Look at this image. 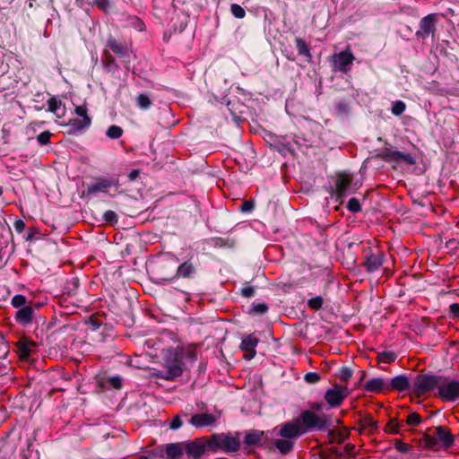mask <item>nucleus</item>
Instances as JSON below:
<instances>
[{
  "label": "nucleus",
  "instance_id": "69168bd1",
  "mask_svg": "<svg viewBox=\"0 0 459 459\" xmlns=\"http://www.w3.org/2000/svg\"><path fill=\"white\" fill-rule=\"evenodd\" d=\"M3 195V187L0 186V196Z\"/></svg>",
  "mask_w": 459,
  "mask_h": 459
},
{
  "label": "nucleus",
  "instance_id": "ea45409f",
  "mask_svg": "<svg viewBox=\"0 0 459 459\" xmlns=\"http://www.w3.org/2000/svg\"><path fill=\"white\" fill-rule=\"evenodd\" d=\"M268 311V307L264 303L254 304L250 308V313L255 315H264Z\"/></svg>",
  "mask_w": 459,
  "mask_h": 459
},
{
  "label": "nucleus",
  "instance_id": "c03bdc74",
  "mask_svg": "<svg viewBox=\"0 0 459 459\" xmlns=\"http://www.w3.org/2000/svg\"><path fill=\"white\" fill-rule=\"evenodd\" d=\"M230 10H231L232 14L236 18L242 19L246 15L245 10L239 4H231Z\"/></svg>",
  "mask_w": 459,
  "mask_h": 459
},
{
  "label": "nucleus",
  "instance_id": "de8ad7c7",
  "mask_svg": "<svg viewBox=\"0 0 459 459\" xmlns=\"http://www.w3.org/2000/svg\"><path fill=\"white\" fill-rule=\"evenodd\" d=\"M347 208L352 212H358L361 210L360 204L358 199L351 198L348 202Z\"/></svg>",
  "mask_w": 459,
  "mask_h": 459
},
{
  "label": "nucleus",
  "instance_id": "680f3d73",
  "mask_svg": "<svg viewBox=\"0 0 459 459\" xmlns=\"http://www.w3.org/2000/svg\"><path fill=\"white\" fill-rule=\"evenodd\" d=\"M139 170L134 169L128 174V178L130 181L135 180L139 177Z\"/></svg>",
  "mask_w": 459,
  "mask_h": 459
},
{
  "label": "nucleus",
  "instance_id": "8fccbe9b",
  "mask_svg": "<svg viewBox=\"0 0 459 459\" xmlns=\"http://www.w3.org/2000/svg\"><path fill=\"white\" fill-rule=\"evenodd\" d=\"M51 135L49 131H44L37 136V140L41 145H45L49 143Z\"/></svg>",
  "mask_w": 459,
  "mask_h": 459
},
{
  "label": "nucleus",
  "instance_id": "2eb2a0df",
  "mask_svg": "<svg viewBox=\"0 0 459 459\" xmlns=\"http://www.w3.org/2000/svg\"><path fill=\"white\" fill-rule=\"evenodd\" d=\"M185 452L189 457L199 459L208 449L207 437L203 441L195 439L193 441L184 442Z\"/></svg>",
  "mask_w": 459,
  "mask_h": 459
},
{
  "label": "nucleus",
  "instance_id": "f03ea898",
  "mask_svg": "<svg viewBox=\"0 0 459 459\" xmlns=\"http://www.w3.org/2000/svg\"><path fill=\"white\" fill-rule=\"evenodd\" d=\"M208 450L222 451L226 454L236 453L241 446L239 432L215 433L207 437Z\"/></svg>",
  "mask_w": 459,
  "mask_h": 459
},
{
  "label": "nucleus",
  "instance_id": "7ed1b4c3",
  "mask_svg": "<svg viewBox=\"0 0 459 459\" xmlns=\"http://www.w3.org/2000/svg\"><path fill=\"white\" fill-rule=\"evenodd\" d=\"M441 376L430 374H419L413 380L412 392L417 397L439 387Z\"/></svg>",
  "mask_w": 459,
  "mask_h": 459
},
{
  "label": "nucleus",
  "instance_id": "a19ab883",
  "mask_svg": "<svg viewBox=\"0 0 459 459\" xmlns=\"http://www.w3.org/2000/svg\"><path fill=\"white\" fill-rule=\"evenodd\" d=\"M341 381L346 383L352 377V370L348 367H342L338 374Z\"/></svg>",
  "mask_w": 459,
  "mask_h": 459
},
{
  "label": "nucleus",
  "instance_id": "58836bf2",
  "mask_svg": "<svg viewBox=\"0 0 459 459\" xmlns=\"http://www.w3.org/2000/svg\"><path fill=\"white\" fill-rule=\"evenodd\" d=\"M405 108L406 105L403 101L396 100L393 102L391 110L394 115L400 116L404 112Z\"/></svg>",
  "mask_w": 459,
  "mask_h": 459
},
{
  "label": "nucleus",
  "instance_id": "f704fd0d",
  "mask_svg": "<svg viewBox=\"0 0 459 459\" xmlns=\"http://www.w3.org/2000/svg\"><path fill=\"white\" fill-rule=\"evenodd\" d=\"M11 304L15 308H21L29 305L26 297L21 294L13 296Z\"/></svg>",
  "mask_w": 459,
  "mask_h": 459
},
{
  "label": "nucleus",
  "instance_id": "864d4df0",
  "mask_svg": "<svg viewBox=\"0 0 459 459\" xmlns=\"http://www.w3.org/2000/svg\"><path fill=\"white\" fill-rule=\"evenodd\" d=\"M395 448L401 453H408L410 451V445L403 442L402 440H396L394 443Z\"/></svg>",
  "mask_w": 459,
  "mask_h": 459
},
{
  "label": "nucleus",
  "instance_id": "9b49d317",
  "mask_svg": "<svg viewBox=\"0 0 459 459\" xmlns=\"http://www.w3.org/2000/svg\"><path fill=\"white\" fill-rule=\"evenodd\" d=\"M301 424L307 430V429H318L324 430L327 428V422L325 419L318 417L311 411L302 412L300 418Z\"/></svg>",
  "mask_w": 459,
  "mask_h": 459
},
{
  "label": "nucleus",
  "instance_id": "bf43d9fd",
  "mask_svg": "<svg viewBox=\"0 0 459 459\" xmlns=\"http://www.w3.org/2000/svg\"><path fill=\"white\" fill-rule=\"evenodd\" d=\"M450 313L455 316L459 317V304L458 303H453L449 307Z\"/></svg>",
  "mask_w": 459,
  "mask_h": 459
},
{
  "label": "nucleus",
  "instance_id": "c85d7f7f",
  "mask_svg": "<svg viewBox=\"0 0 459 459\" xmlns=\"http://www.w3.org/2000/svg\"><path fill=\"white\" fill-rule=\"evenodd\" d=\"M31 346H34V343L26 338H22L17 342V347L20 350L22 356L23 358L30 356Z\"/></svg>",
  "mask_w": 459,
  "mask_h": 459
},
{
  "label": "nucleus",
  "instance_id": "338daca9",
  "mask_svg": "<svg viewBox=\"0 0 459 459\" xmlns=\"http://www.w3.org/2000/svg\"><path fill=\"white\" fill-rule=\"evenodd\" d=\"M76 1H77L78 3H80V4H81V5H82V2H83L84 0H76Z\"/></svg>",
  "mask_w": 459,
  "mask_h": 459
},
{
  "label": "nucleus",
  "instance_id": "5fc2aeb1",
  "mask_svg": "<svg viewBox=\"0 0 459 459\" xmlns=\"http://www.w3.org/2000/svg\"><path fill=\"white\" fill-rule=\"evenodd\" d=\"M169 265H164V254L160 256V263H159V265H158V276H159V280L160 281H162L160 280V272H169Z\"/></svg>",
  "mask_w": 459,
  "mask_h": 459
},
{
  "label": "nucleus",
  "instance_id": "c756f323",
  "mask_svg": "<svg viewBox=\"0 0 459 459\" xmlns=\"http://www.w3.org/2000/svg\"><path fill=\"white\" fill-rule=\"evenodd\" d=\"M135 103L139 108L146 110L152 105V100L147 94L141 93L136 97Z\"/></svg>",
  "mask_w": 459,
  "mask_h": 459
},
{
  "label": "nucleus",
  "instance_id": "4c0bfd02",
  "mask_svg": "<svg viewBox=\"0 0 459 459\" xmlns=\"http://www.w3.org/2000/svg\"><path fill=\"white\" fill-rule=\"evenodd\" d=\"M323 303H324L323 298L320 296L312 298V299H308V301H307V305H308L309 308L316 310V311L322 308Z\"/></svg>",
  "mask_w": 459,
  "mask_h": 459
},
{
  "label": "nucleus",
  "instance_id": "49530a36",
  "mask_svg": "<svg viewBox=\"0 0 459 459\" xmlns=\"http://www.w3.org/2000/svg\"><path fill=\"white\" fill-rule=\"evenodd\" d=\"M421 422V418L419 413L412 412L408 415L406 423L410 426H417Z\"/></svg>",
  "mask_w": 459,
  "mask_h": 459
},
{
  "label": "nucleus",
  "instance_id": "a878e982",
  "mask_svg": "<svg viewBox=\"0 0 459 459\" xmlns=\"http://www.w3.org/2000/svg\"><path fill=\"white\" fill-rule=\"evenodd\" d=\"M103 65L105 70L108 73H116L119 69L115 57L107 49L104 50Z\"/></svg>",
  "mask_w": 459,
  "mask_h": 459
},
{
  "label": "nucleus",
  "instance_id": "412c9836",
  "mask_svg": "<svg viewBox=\"0 0 459 459\" xmlns=\"http://www.w3.org/2000/svg\"><path fill=\"white\" fill-rule=\"evenodd\" d=\"M264 437V431L252 429L245 433L243 442L247 447H254L259 446Z\"/></svg>",
  "mask_w": 459,
  "mask_h": 459
},
{
  "label": "nucleus",
  "instance_id": "473e14b6",
  "mask_svg": "<svg viewBox=\"0 0 459 459\" xmlns=\"http://www.w3.org/2000/svg\"><path fill=\"white\" fill-rule=\"evenodd\" d=\"M359 424L363 429H375L377 428V421H376L371 416H366L361 418L359 420Z\"/></svg>",
  "mask_w": 459,
  "mask_h": 459
},
{
  "label": "nucleus",
  "instance_id": "393cba45",
  "mask_svg": "<svg viewBox=\"0 0 459 459\" xmlns=\"http://www.w3.org/2000/svg\"><path fill=\"white\" fill-rule=\"evenodd\" d=\"M169 372V377H167L168 380L173 381L176 378L179 377L183 374L182 363L175 359L172 362H169L167 364V369Z\"/></svg>",
  "mask_w": 459,
  "mask_h": 459
},
{
  "label": "nucleus",
  "instance_id": "4d7b16f0",
  "mask_svg": "<svg viewBox=\"0 0 459 459\" xmlns=\"http://www.w3.org/2000/svg\"><path fill=\"white\" fill-rule=\"evenodd\" d=\"M242 296L251 298L255 295V289L251 286H247L241 290Z\"/></svg>",
  "mask_w": 459,
  "mask_h": 459
},
{
  "label": "nucleus",
  "instance_id": "9d476101",
  "mask_svg": "<svg viewBox=\"0 0 459 459\" xmlns=\"http://www.w3.org/2000/svg\"><path fill=\"white\" fill-rule=\"evenodd\" d=\"M348 395L349 391L346 386L335 385L333 388L325 392V400L331 407H338Z\"/></svg>",
  "mask_w": 459,
  "mask_h": 459
},
{
  "label": "nucleus",
  "instance_id": "6e6d98bb",
  "mask_svg": "<svg viewBox=\"0 0 459 459\" xmlns=\"http://www.w3.org/2000/svg\"><path fill=\"white\" fill-rule=\"evenodd\" d=\"M183 422L179 415H176L171 422L169 423V428L171 429H178L182 426Z\"/></svg>",
  "mask_w": 459,
  "mask_h": 459
},
{
  "label": "nucleus",
  "instance_id": "ddd939ff",
  "mask_svg": "<svg viewBox=\"0 0 459 459\" xmlns=\"http://www.w3.org/2000/svg\"><path fill=\"white\" fill-rule=\"evenodd\" d=\"M352 180L353 177L351 174H338L335 181V192L337 197L342 198L354 192V190H351Z\"/></svg>",
  "mask_w": 459,
  "mask_h": 459
},
{
  "label": "nucleus",
  "instance_id": "0e129e2a",
  "mask_svg": "<svg viewBox=\"0 0 459 459\" xmlns=\"http://www.w3.org/2000/svg\"><path fill=\"white\" fill-rule=\"evenodd\" d=\"M36 0H29V3H28V5L30 8H32L33 7V2H35Z\"/></svg>",
  "mask_w": 459,
  "mask_h": 459
},
{
  "label": "nucleus",
  "instance_id": "f8f14e48",
  "mask_svg": "<svg viewBox=\"0 0 459 459\" xmlns=\"http://www.w3.org/2000/svg\"><path fill=\"white\" fill-rule=\"evenodd\" d=\"M435 13L429 14L423 17L420 22V29L416 31V37L421 39H426L430 35H434L436 30V19Z\"/></svg>",
  "mask_w": 459,
  "mask_h": 459
},
{
  "label": "nucleus",
  "instance_id": "72a5a7b5",
  "mask_svg": "<svg viewBox=\"0 0 459 459\" xmlns=\"http://www.w3.org/2000/svg\"><path fill=\"white\" fill-rule=\"evenodd\" d=\"M335 108L337 109L339 116H346L350 113V105L344 100H340L335 103Z\"/></svg>",
  "mask_w": 459,
  "mask_h": 459
},
{
  "label": "nucleus",
  "instance_id": "b1692460",
  "mask_svg": "<svg viewBox=\"0 0 459 459\" xmlns=\"http://www.w3.org/2000/svg\"><path fill=\"white\" fill-rule=\"evenodd\" d=\"M367 392L381 393L387 391V383L381 377L371 378L364 386Z\"/></svg>",
  "mask_w": 459,
  "mask_h": 459
},
{
  "label": "nucleus",
  "instance_id": "37998d69",
  "mask_svg": "<svg viewBox=\"0 0 459 459\" xmlns=\"http://www.w3.org/2000/svg\"><path fill=\"white\" fill-rule=\"evenodd\" d=\"M425 445L428 448H434L438 444L434 432L432 434H426L424 436Z\"/></svg>",
  "mask_w": 459,
  "mask_h": 459
},
{
  "label": "nucleus",
  "instance_id": "f3484780",
  "mask_svg": "<svg viewBox=\"0 0 459 459\" xmlns=\"http://www.w3.org/2000/svg\"><path fill=\"white\" fill-rule=\"evenodd\" d=\"M35 316L34 307L32 301H30L29 305L21 307L15 313V321L22 325H28L31 324Z\"/></svg>",
  "mask_w": 459,
  "mask_h": 459
},
{
  "label": "nucleus",
  "instance_id": "4be33fe9",
  "mask_svg": "<svg viewBox=\"0 0 459 459\" xmlns=\"http://www.w3.org/2000/svg\"><path fill=\"white\" fill-rule=\"evenodd\" d=\"M410 387V380L404 375H399L390 380L387 383V391L396 390L399 392H403Z\"/></svg>",
  "mask_w": 459,
  "mask_h": 459
},
{
  "label": "nucleus",
  "instance_id": "e2e57ef3",
  "mask_svg": "<svg viewBox=\"0 0 459 459\" xmlns=\"http://www.w3.org/2000/svg\"><path fill=\"white\" fill-rule=\"evenodd\" d=\"M135 20L137 21L138 22V30H143L144 29V24L143 22H141L139 19L135 18Z\"/></svg>",
  "mask_w": 459,
  "mask_h": 459
},
{
  "label": "nucleus",
  "instance_id": "39448f33",
  "mask_svg": "<svg viewBox=\"0 0 459 459\" xmlns=\"http://www.w3.org/2000/svg\"><path fill=\"white\" fill-rule=\"evenodd\" d=\"M113 187L116 193L119 189L118 178H98L95 181L87 186V188L83 191V195L86 196L94 195L98 193L108 194V189Z\"/></svg>",
  "mask_w": 459,
  "mask_h": 459
},
{
  "label": "nucleus",
  "instance_id": "09e8293b",
  "mask_svg": "<svg viewBox=\"0 0 459 459\" xmlns=\"http://www.w3.org/2000/svg\"><path fill=\"white\" fill-rule=\"evenodd\" d=\"M93 4L96 5L100 10L108 13L110 7L109 0H93Z\"/></svg>",
  "mask_w": 459,
  "mask_h": 459
},
{
  "label": "nucleus",
  "instance_id": "423d86ee",
  "mask_svg": "<svg viewBox=\"0 0 459 459\" xmlns=\"http://www.w3.org/2000/svg\"><path fill=\"white\" fill-rule=\"evenodd\" d=\"M438 396L441 400L446 402H455L459 399V381L449 380L448 378L441 376Z\"/></svg>",
  "mask_w": 459,
  "mask_h": 459
},
{
  "label": "nucleus",
  "instance_id": "f257e3e1",
  "mask_svg": "<svg viewBox=\"0 0 459 459\" xmlns=\"http://www.w3.org/2000/svg\"><path fill=\"white\" fill-rule=\"evenodd\" d=\"M178 263V259L175 255L169 252L164 254V265H169V270L160 272V280L163 282H170L178 278L189 279L195 275L197 267L191 258L180 264L176 269Z\"/></svg>",
  "mask_w": 459,
  "mask_h": 459
},
{
  "label": "nucleus",
  "instance_id": "13d9d810",
  "mask_svg": "<svg viewBox=\"0 0 459 459\" xmlns=\"http://www.w3.org/2000/svg\"><path fill=\"white\" fill-rule=\"evenodd\" d=\"M14 229L18 233H22L25 229V222L22 220H16Z\"/></svg>",
  "mask_w": 459,
  "mask_h": 459
},
{
  "label": "nucleus",
  "instance_id": "bb28decb",
  "mask_svg": "<svg viewBox=\"0 0 459 459\" xmlns=\"http://www.w3.org/2000/svg\"><path fill=\"white\" fill-rule=\"evenodd\" d=\"M274 446L279 450V452L282 455L289 454L294 446V443L292 440L287 439V438H279L276 439L274 442Z\"/></svg>",
  "mask_w": 459,
  "mask_h": 459
},
{
  "label": "nucleus",
  "instance_id": "4468645a",
  "mask_svg": "<svg viewBox=\"0 0 459 459\" xmlns=\"http://www.w3.org/2000/svg\"><path fill=\"white\" fill-rule=\"evenodd\" d=\"M333 58L335 69L342 73H347L355 59L350 48L333 55Z\"/></svg>",
  "mask_w": 459,
  "mask_h": 459
},
{
  "label": "nucleus",
  "instance_id": "c9c22d12",
  "mask_svg": "<svg viewBox=\"0 0 459 459\" xmlns=\"http://www.w3.org/2000/svg\"><path fill=\"white\" fill-rule=\"evenodd\" d=\"M61 105L62 101L60 100H57L56 97H52L48 100V111L56 114L57 117H61L60 115L57 114V111Z\"/></svg>",
  "mask_w": 459,
  "mask_h": 459
},
{
  "label": "nucleus",
  "instance_id": "6ab92c4d",
  "mask_svg": "<svg viewBox=\"0 0 459 459\" xmlns=\"http://www.w3.org/2000/svg\"><path fill=\"white\" fill-rule=\"evenodd\" d=\"M258 343V339L252 334H249L243 338L240 349L246 352L244 358L247 360L253 359L255 356V347Z\"/></svg>",
  "mask_w": 459,
  "mask_h": 459
},
{
  "label": "nucleus",
  "instance_id": "0eeeda50",
  "mask_svg": "<svg viewBox=\"0 0 459 459\" xmlns=\"http://www.w3.org/2000/svg\"><path fill=\"white\" fill-rule=\"evenodd\" d=\"M279 430V435L281 437L292 440L300 437L302 434L306 432L305 428L301 424L299 419L293 420L291 421L285 422L281 424Z\"/></svg>",
  "mask_w": 459,
  "mask_h": 459
},
{
  "label": "nucleus",
  "instance_id": "2f4dec72",
  "mask_svg": "<svg viewBox=\"0 0 459 459\" xmlns=\"http://www.w3.org/2000/svg\"><path fill=\"white\" fill-rule=\"evenodd\" d=\"M397 356L394 351H383L377 354V361L381 363H391L396 359Z\"/></svg>",
  "mask_w": 459,
  "mask_h": 459
},
{
  "label": "nucleus",
  "instance_id": "cd10ccee",
  "mask_svg": "<svg viewBox=\"0 0 459 459\" xmlns=\"http://www.w3.org/2000/svg\"><path fill=\"white\" fill-rule=\"evenodd\" d=\"M296 48L299 56H305L308 62L312 59L310 48L307 42L301 38L295 39Z\"/></svg>",
  "mask_w": 459,
  "mask_h": 459
},
{
  "label": "nucleus",
  "instance_id": "a211bd4d",
  "mask_svg": "<svg viewBox=\"0 0 459 459\" xmlns=\"http://www.w3.org/2000/svg\"><path fill=\"white\" fill-rule=\"evenodd\" d=\"M217 420L216 416L210 413L194 414L189 420V423L199 429L203 427L212 426Z\"/></svg>",
  "mask_w": 459,
  "mask_h": 459
},
{
  "label": "nucleus",
  "instance_id": "603ef678",
  "mask_svg": "<svg viewBox=\"0 0 459 459\" xmlns=\"http://www.w3.org/2000/svg\"><path fill=\"white\" fill-rule=\"evenodd\" d=\"M255 208V202L252 200L245 201L240 206L242 212H251Z\"/></svg>",
  "mask_w": 459,
  "mask_h": 459
},
{
  "label": "nucleus",
  "instance_id": "aec40b11",
  "mask_svg": "<svg viewBox=\"0 0 459 459\" xmlns=\"http://www.w3.org/2000/svg\"><path fill=\"white\" fill-rule=\"evenodd\" d=\"M434 435L437 442H441L445 447H451L455 441V437L451 434L448 428L445 426H437L434 429Z\"/></svg>",
  "mask_w": 459,
  "mask_h": 459
},
{
  "label": "nucleus",
  "instance_id": "6e6552de",
  "mask_svg": "<svg viewBox=\"0 0 459 459\" xmlns=\"http://www.w3.org/2000/svg\"><path fill=\"white\" fill-rule=\"evenodd\" d=\"M74 111L78 117L71 118L68 122V126L75 131H81L88 128L91 124V118L88 116V109L86 106H76Z\"/></svg>",
  "mask_w": 459,
  "mask_h": 459
},
{
  "label": "nucleus",
  "instance_id": "7c9ffc66",
  "mask_svg": "<svg viewBox=\"0 0 459 459\" xmlns=\"http://www.w3.org/2000/svg\"><path fill=\"white\" fill-rule=\"evenodd\" d=\"M402 427H403V423L399 422L397 419L392 418L385 426V431L390 434H399Z\"/></svg>",
  "mask_w": 459,
  "mask_h": 459
},
{
  "label": "nucleus",
  "instance_id": "79ce46f5",
  "mask_svg": "<svg viewBox=\"0 0 459 459\" xmlns=\"http://www.w3.org/2000/svg\"><path fill=\"white\" fill-rule=\"evenodd\" d=\"M107 383L115 389L122 387V378L119 376H113L107 378Z\"/></svg>",
  "mask_w": 459,
  "mask_h": 459
},
{
  "label": "nucleus",
  "instance_id": "dca6fc26",
  "mask_svg": "<svg viewBox=\"0 0 459 459\" xmlns=\"http://www.w3.org/2000/svg\"><path fill=\"white\" fill-rule=\"evenodd\" d=\"M385 254L382 251L369 252L366 255L363 266L368 273H373L378 270L384 263Z\"/></svg>",
  "mask_w": 459,
  "mask_h": 459
},
{
  "label": "nucleus",
  "instance_id": "a18cd8bd",
  "mask_svg": "<svg viewBox=\"0 0 459 459\" xmlns=\"http://www.w3.org/2000/svg\"><path fill=\"white\" fill-rule=\"evenodd\" d=\"M103 218H104V221L110 225H114L117 222V213L110 210L105 212Z\"/></svg>",
  "mask_w": 459,
  "mask_h": 459
},
{
  "label": "nucleus",
  "instance_id": "e433bc0d",
  "mask_svg": "<svg viewBox=\"0 0 459 459\" xmlns=\"http://www.w3.org/2000/svg\"><path fill=\"white\" fill-rule=\"evenodd\" d=\"M123 134V129L118 126H111L107 131V135L111 139H117Z\"/></svg>",
  "mask_w": 459,
  "mask_h": 459
},
{
  "label": "nucleus",
  "instance_id": "052dcab7",
  "mask_svg": "<svg viewBox=\"0 0 459 459\" xmlns=\"http://www.w3.org/2000/svg\"><path fill=\"white\" fill-rule=\"evenodd\" d=\"M155 377L157 378H160V379H164V380H168L167 377H169V372L166 370V371H158L157 373H155Z\"/></svg>",
  "mask_w": 459,
  "mask_h": 459
},
{
  "label": "nucleus",
  "instance_id": "1a4fd4ad",
  "mask_svg": "<svg viewBox=\"0 0 459 459\" xmlns=\"http://www.w3.org/2000/svg\"><path fill=\"white\" fill-rule=\"evenodd\" d=\"M106 47L108 48L118 58L123 59L126 65L129 63L131 53L130 47L124 41H120L116 38L109 36L107 39Z\"/></svg>",
  "mask_w": 459,
  "mask_h": 459
},
{
  "label": "nucleus",
  "instance_id": "20e7f679",
  "mask_svg": "<svg viewBox=\"0 0 459 459\" xmlns=\"http://www.w3.org/2000/svg\"><path fill=\"white\" fill-rule=\"evenodd\" d=\"M376 158L388 163H405L407 165H414L416 163L415 157L411 153L393 150L390 147H385L376 155Z\"/></svg>",
  "mask_w": 459,
  "mask_h": 459
},
{
  "label": "nucleus",
  "instance_id": "5701e85b",
  "mask_svg": "<svg viewBox=\"0 0 459 459\" xmlns=\"http://www.w3.org/2000/svg\"><path fill=\"white\" fill-rule=\"evenodd\" d=\"M165 452L168 459H180L185 452L184 442L167 444Z\"/></svg>",
  "mask_w": 459,
  "mask_h": 459
},
{
  "label": "nucleus",
  "instance_id": "3c124183",
  "mask_svg": "<svg viewBox=\"0 0 459 459\" xmlns=\"http://www.w3.org/2000/svg\"><path fill=\"white\" fill-rule=\"evenodd\" d=\"M304 378L308 384H316L320 380V376L316 372H308L305 375Z\"/></svg>",
  "mask_w": 459,
  "mask_h": 459
}]
</instances>
